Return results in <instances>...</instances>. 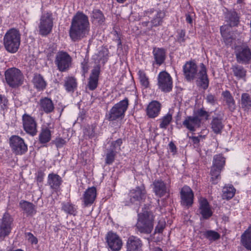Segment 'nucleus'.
Wrapping results in <instances>:
<instances>
[{"instance_id":"f257e3e1","label":"nucleus","mask_w":251,"mask_h":251,"mask_svg":"<svg viewBox=\"0 0 251 251\" xmlns=\"http://www.w3.org/2000/svg\"><path fill=\"white\" fill-rule=\"evenodd\" d=\"M90 31L88 17L78 11L73 16L69 29V36L74 42L78 41L87 36Z\"/></svg>"},{"instance_id":"f03ea898","label":"nucleus","mask_w":251,"mask_h":251,"mask_svg":"<svg viewBox=\"0 0 251 251\" xmlns=\"http://www.w3.org/2000/svg\"><path fill=\"white\" fill-rule=\"evenodd\" d=\"M183 72L185 78L191 81L197 78L198 86L206 90L209 85V80L206 73V69L203 63L200 65V69L198 70L197 66L194 61H188L183 67Z\"/></svg>"},{"instance_id":"7ed1b4c3","label":"nucleus","mask_w":251,"mask_h":251,"mask_svg":"<svg viewBox=\"0 0 251 251\" xmlns=\"http://www.w3.org/2000/svg\"><path fill=\"white\" fill-rule=\"evenodd\" d=\"M21 33L16 28L9 29L3 37V45L9 53H16L19 50L21 44Z\"/></svg>"},{"instance_id":"20e7f679","label":"nucleus","mask_w":251,"mask_h":251,"mask_svg":"<svg viewBox=\"0 0 251 251\" xmlns=\"http://www.w3.org/2000/svg\"><path fill=\"white\" fill-rule=\"evenodd\" d=\"M153 221L154 216L151 212L145 211L139 213L135 226L136 229L140 233L149 234L153 228Z\"/></svg>"},{"instance_id":"39448f33","label":"nucleus","mask_w":251,"mask_h":251,"mask_svg":"<svg viewBox=\"0 0 251 251\" xmlns=\"http://www.w3.org/2000/svg\"><path fill=\"white\" fill-rule=\"evenodd\" d=\"M6 83L11 88H16L24 82V76L22 72L16 68L8 69L4 73Z\"/></svg>"},{"instance_id":"423d86ee","label":"nucleus","mask_w":251,"mask_h":251,"mask_svg":"<svg viewBox=\"0 0 251 251\" xmlns=\"http://www.w3.org/2000/svg\"><path fill=\"white\" fill-rule=\"evenodd\" d=\"M53 26V18L51 12L43 14L40 19L38 24L39 34L42 36H47L52 30Z\"/></svg>"},{"instance_id":"0eeeda50","label":"nucleus","mask_w":251,"mask_h":251,"mask_svg":"<svg viewBox=\"0 0 251 251\" xmlns=\"http://www.w3.org/2000/svg\"><path fill=\"white\" fill-rule=\"evenodd\" d=\"M128 106V100L125 98L118 103L115 104L110 109L107 119L109 121H115L119 119H123Z\"/></svg>"},{"instance_id":"6e6552de","label":"nucleus","mask_w":251,"mask_h":251,"mask_svg":"<svg viewBox=\"0 0 251 251\" xmlns=\"http://www.w3.org/2000/svg\"><path fill=\"white\" fill-rule=\"evenodd\" d=\"M235 54L238 63L249 64L251 62V49L247 44H242L236 47Z\"/></svg>"},{"instance_id":"1a4fd4ad","label":"nucleus","mask_w":251,"mask_h":251,"mask_svg":"<svg viewBox=\"0 0 251 251\" xmlns=\"http://www.w3.org/2000/svg\"><path fill=\"white\" fill-rule=\"evenodd\" d=\"M72 58L71 56L64 51H58L55 56V64L60 72H66L71 66Z\"/></svg>"},{"instance_id":"9d476101","label":"nucleus","mask_w":251,"mask_h":251,"mask_svg":"<svg viewBox=\"0 0 251 251\" xmlns=\"http://www.w3.org/2000/svg\"><path fill=\"white\" fill-rule=\"evenodd\" d=\"M10 146L12 152L16 155H22L27 151V146L24 140L17 135H13L9 139Z\"/></svg>"},{"instance_id":"9b49d317","label":"nucleus","mask_w":251,"mask_h":251,"mask_svg":"<svg viewBox=\"0 0 251 251\" xmlns=\"http://www.w3.org/2000/svg\"><path fill=\"white\" fill-rule=\"evenodd\" d=\"M158 88L162 92H170L173 88V80L169 73L166 71L161 72L157 77Z\"/></svg>"},{"instance_id":"f8f14e48","label":"nucleus","mask_w":251,"mask_h":251,"mask_svg":"<svg viewBox=\"0 0 251 251\" xmlns=\"http://www.w3.org/2000/svg\"><path fill=\"white\" fill-rule=\"evenodd\" d=\"M23 125L24 130L32 136L37 133V124L35 118L28 114H25L22 116Z\"/></svg>"},{"instance_id":"ddd939ff","label":"nucleus","mask_w":251,"mask_h":251,"mask_svg":"<svg viewBox=\"0 0 251 251\" xmlns=\"http://www.w3.org/2000/svg\"><path fill=\"white\" fill-rule=\"evenodd\" d=\"M146 193L144 185L135 187L129 193L130 202L136 204L140 203L145 200Z\"/></svg>"},{"instance_id":"4468645a","label":"nucleus","mask_w":251,"mask_h":251,"mask_svg":"<svg viewBox=\"0 0 251 251\" xmlns=\"http://www.w3.org/2000/svg\"><path fill=\"white\" fill-rule=\"evenodd\" d=\"M13 218L7 213H5L2 218L0 224V238H4L8 236L11 232Z\"/></svg>"},{"instance_id":"2eb2a0df","label":"nucleus","mask_w":251,"mask_h":251,"mask_svg":"<svg viewBox=\"0 0 251 251\" xmlns=\"http://www.w3.org/2000/svg\"><path fill=\"white\" fill-rule=\"evenodd\" d=\"M106 239L109 248L112 251H119L121 249L123 242L117 234L110 231L107 234Z\"/></svg>"},{"instance_id":"dca6fc26","label":"nucleus","mask_w":251,"mask_h":251,"mask_svg":"<svg viewBox=\"0 0 251 251\" xmlns=\"http://www.w3.org/2000/svg\"><path fill=\"white\" fill-rule=\"evenodd\" d=\"M181 203L188 207L193 203L194 194L192 189L187 186L183 187L180 191Z\"/></svg>"},{"instance_id":"f3484780","label":"nucleus","mask_w":251,"mask_h":251,"mask_svg":"<svg viewBox=\"0 0 251 251\" xmlns=\"http://www.w3.org/2000/svg\"><path fill=\"white\" fill-rule=\"evenodd\" d=\"M225 21L226 25L230 27L237 26L240 23V14L234 10L226 9L225 12Z\"/></svg>"},{"instance_id":"a211bd4d","label":"nucleus","mask_w":251,"mask_h":251,"mask_svg":"<svg viewBox=\"0 0 251 251\" xmlns=\"http://www.w3.org/2000/svg\"><path fill=\"white\" fill-rule=\"evenodd\" d=\"M199 212L204 219H207L212 215V211L206 199L204 198L200 199Z\"/></svg>"},{"instance_id":"6ab92c4d","label":"nucleus","mask_w":251,"mask_h":251,"mask_svg":"<svg viewBox=\"0 0 251 251\" xmlns=\"http://www.w3.org/2000/svg\"><path fill=\"white\" fill-rule=\"evenodd\" d=\"M183 125L191 131H195L196 128L200 127L201 119L194 116H187L183 121Z\"/></svg>"},{"instance_id":"aec40b11","label":"nucleus","mask_w":251,"mask_h":251,"mask_svg":"<svg viewBox=\"0 0 251 251\" xmlns=\"http://www.w3.org/2000/svg\"><path fill=\"white\" fill-rule=\"evenodd\" d=\"M97 196V190L95 187L87 189L84 192L82 201L85 206H88L94 202Z\"/></svg>"},{"instance_id":"412c9836","label":"nucleus","mask_w":251,"mask_h":251,"mask_svg":"<svg viewBox=\"0 0 251 251\" xmlns=\"http://www.w3.org/2000/svg\"><path fill=\"white\" fill-rule=\"evenodd\" d=\"M126 251H142L141 240L135 236L129 237L126 242Z\"/></svg>"},{"instance_id":"4be33fe9","label":"nucleus","mask_w":251,"mask_h":251,"mask_svg":"<svg viewBox=\"0 0 251 251\" xmlns=\"http://www.w3.org/2000/svg\"><path fill=\"white\" fill-rule=\"evenodd\" d=\"M153 192L156 196L161 198L169 193V189L165 182L161 180H156L153 183Z\"/></svg>"},{"instance_id":"5701e85b","label":"nucleus","mask_w":251,"mask_h":251,"mask_svg":"<svg viewBox=\"0 0 251 251\" xmlns=\"http://www.w3.org/2000/svg\"><path fill=\"white\" fill-rule=\"evenodd\" d=\"M100 73V68L99 66L94 67L92 70L87 85L90 90H94L97 87Z\"/></svg>"},{"instance_id":"b1692460","label":"nucleus","mask_w":251,"mask_h":251,"mask_svg":"<svg viewBox=\"0 0 251 251\" xmlns=\"http://www.w3.org/2000/svg\"><path fill=\"white\" fill-rule=\"evenodd\" d=\"M152 54L154 58L153 65L160 66L163 64L166 57V52L163 48H155L153 50Z\"/></svg>"},{"instance_id":"393cba45","label":"nucleus","mask_w":251,"mask_h":251,"mask_svg":"<svg viewBox=\"0 0 251 251\" xmlns=\"http://www.w3.org/2000/svg\"><path fill=\"white\" fill-rule=\"evenodd\" d=\"M160 109L161 104L157 101H152L148 106L147 114L149 117L154 118L158 115Z\"/></svg>"},{"instance_id":"a878e982","label":"nucleus","mask_w":251,"mask_h":251,"mask_svg":"<svg viewBox=\"0 0 251 251\" xmlns=\"http://www.w3.org/2000/svg\"><path fill=\"white\" fill-rule=\"evenodd\" d=\"M210 125L215 133L220 134L224 127L223 118L220 116L213 117Z\"/></svg>"},{"instance_id":"bb28decb","label":"nucleus","mask_w":251,"mask_h":251,"mask_svg":"<svg viewBox=\"0 0 251 251\" xmlns=\"http://www.w3.org/2000/svg\"><path fill=\"white\" fill-rule=\"evenodd\" d=\"M62 182V179L59 176L53 173L48 176V183L52 189L57 190Z\"/></svg>"},{"instance_id":"cd10ccee","label":"nucleus","mask_w":251,"mask_h":251,"mask_svg":"<svg viewBox=\"0 0 251 251\" xmlns=\"http://www.w3.org/2000/svg\"><path fill=\"white\" fill-rule=\"evenodd\" d=\"M39 104L41 109L46 113L51 112L54 108L52 101L48 98H44L41 99Z\"/></svg>"},{"instance_id":"c85d7f7f","label":"nucleus","mask_w":251,"mask_h":251,"mask_svg":"<svg viewBox=\"0 0 251 251\" xmlns=\"http://www.w3.org/2000/svg\"><path fill=\"white\" fill-rule=\"evenodd\" d=\"M242 245L248 250L251 251V225L241 235Z\"/></svg>"},{"instance_id":"c756f323","label":"nucleus","mask_w":251,"mask_h":251,"mask_svg":"<svg viewBox=\"0 0 251 251\" xmlns=\"http://www.w3.org/2000/svg\"><path fill=\"white\" fill-rule=\"evenodd\" d=\"M76 79L74 76H67L65 78L64 86L68 92L73 93L77 88Z\"/></svg>"},{"instance_id":"7c9ffc66","label":"nucleus","mask_w":251,"mask_h":251,"mask_svg":"<svg viewBox=\"0 0 251 251\" xmlns=\"http://www.w3.org/2000/svg\"><path fill=\"white\" fill-rule=\"evenodd\" d=\"M92 22L95 24L102 25L105 21L104 16L100 9H94L91 15Z\"/></svg>"},{"instance_id":"2f4dec72","label":"nucleus","mask_w":251,"mask_h":251,"mask_svg":"<svg viewBox=\"0 0 251 251\" xmlns=\"http://www.w3.org/2000/svg\"><path fill=\"white\" fill-rule=\"evenodd\" d=\"M222 96L224 97V100L228 106V109L231 112L234 111L236 109V106L233 97L232 96L229 91H226L223 92Z\"/></svg>"},{"instance_id":"473e14b6","label":"nucleus","mask_w":251,"mask_h":251,"mask_svg":"<svg viewBox=\"0 0 251 251\" xmlns=\"http://www.w3.org/2000/svg\"><path fill=\"white\" fill-rule=\"evenodd\" d=\"M241 106L245 111H249L251 108V97L247 93H244L241 97Z\"/></svg>"},{"instance_id":"72a5a7b5","label":"nucleus","mask_w":251,"mask_h":251,"mask_svg":"<svg viewBox=\"0 0 251 251\" xmlns=\"http://www.w3.org/2000/svg\"><path fill=\"white\" fill-rule=\"evenodd\" d=\"M32 82L34 86L38 90H43L46 87V82L40 74L34 75Z\"/></svg>"},{"instance_id":"f704fd0d","label":"nucleus","mask_w":251,"mask_h":251,"mask_svg":"<svg viewBox=\"0 0 251 251\" xmlns=\"http://www.w3.org/2000/svg\"><path fill=\"white\" fill-rule=\"evenodd\" d=\"M51 139V131L48 128H43L39 135V141L41 144L49 142Z\"/></svg>"},{"instance_id":"c9c22d12","label":"nucleus","mask_w":251,"mask_h":251,"mask_svg":"<svg viewBox=\"0 0 251 251\" xmlns=\"http://www.w3.org/2000/svg\"><path fill=\"white\" fill-rule=\"evenodd\" d=\"M231 69L234 76L237 78L241 79L246 76V71L243 67L238 65H235L232 66Z\"/></svg>"},{"instance_id":"e433bc0d","label":"nucleus","mask_w":251,"mask_h":251,"mask_svg":"<svg viewBox=\"0 0 251 251\" xmlns=\"http://www.w3.org/2000/svg\"><path fill=\"white\" fill-rule=\"evenodd\" d=\"M165 16V13L163 11H158L151 21L152 26H158L161 25L163 22V19Z\"/></svg>"},{"instance_id":"4c0bfd02","label":"nucleus","mask_w":251,"mask_h":251,"mask_svg":"<svg viewBox=\"0 0 251 251\" xmlns=\"http://www.w3.org/2000/svg\"><path fill=\"white\" fill-rule=\"evenodd\" d=\"M235 189L232 186H226L223 189V198L224 199H231L235 195Z\"/></svg>"},{"instance_id":"58836bf2","label":"nucleus","mask_w":251,"mask_h":251,"mask_svg":"<svg viewBox=\"0 0 251 251\" xmlns=\"http://www.w3.org/2000/svg\"><path fill=\"white\" fill-rule=\"evenodd\" d=\"M172 121V115L168 113L159 119L160 128L166 129Z\"/></svg>"},{"instance_id":"ea45409f","label":"nucleus","mask_w":251,"mask_h":251,"mask_svg":"<svg viewBox=\"0 0 251 251\" xmlns=\"http://www.w3.org/2000/svg\"><path fill=\"white\" fill-rule=\"evenodd\" d=\"M21 208L27 214H32L34 213V205L32 203L26 201H21L20 203Z\"/></svg>"},{"instance_id":"a19ab883","label":"nucleus","mask_w":251,"mask_h":251,"mask_svg":"<svg viewBox=\"0 0 251 251\" xmlns=\"http://www.w3.org/2000/svg\"><path fill=\"white\" fill-rule=\"evenodd\" d=\"M222 169L213 166H212L210 172L211 176V180L213 184L218 183V181L220 178V174Z\"/></svg>"},{"instance_id":"79ce46f5","label":"nucleus","mask_w":251,"mask_h":251,"mask_svg":"<svg viewBox=\"0 0 251 251\" xmlns=\"http://www.w3.org/2000/svg\"><path fill=\"white\" fill-rule=\"evenodd\" d=\"M225 163V158L221 154H217L214 156L213 166L222 169Z\"/></svg>"},{"instance_id":"37998d69","label":"nucleus","mask_w":251,"mask_h":251,"mask_svg":"<svg viewBox=\"0 0 251 251\" xmlns=\"http://www.w3.org/2000/svg\"><path fill=\"white\" fill-rule=\"evenodd\" d=\"M62 209L67 213L75 216L77 213L74 205L69 202H64L62 204Z\"/></svg>"},{"instance_id":"c03bdc74","label":"nucleus","mask_w":251,"mask_h":251,"mask_svg":"<svg viewBox=\"0 0 251 251\" xmlns=\"http://www.w3.org/2000/svg\"><path fill=\"white\" fill-rule=\"evenodd\" d=\"M116 155V151L110 149H107V152L105 155V163L107 165L113 163L115 160Z\"/></svg>"},{"instance_id":"a18cd8bd","label":"nucleus","mask_w":251,"mask_h":251,"mask_svg":"<svg viewBox=\"0 0 251 251\" xmlns=\"http://www.w3.org/2000/svg\"><path fill=\"white\" fill-rule=\"evenodd\" d=\"M203 235L210 241H215L220 237V235L213 230H207L204 232Z\"/></svg>"},{"instance_id":"49530a36","label":"nucleus","mask_w":251,"mask_h":251,"mask_svg":"<svg viewBox=\"0 0 251 251\" xmlns=\"http://www.w3.org/2000/svg\"><path fill=\"white\" fill-rule=\"evenodd\" d=\"M139 78L141 85L145 88H147L149 85V79L145 73L141 70L138 72Z\"/></svg>"},{"instance_id":"de8ad7c7","label":"nucleus","mask_w":251,"mask_h":251,"mask_svg":"<svg viewBox=\"0 0 251 251\" xmlns=\"http://www.w3.org/2000/svg\"><path fill=\"white\" fill-rule=\"evenodd\" d=\"M0 108L3 112V114L7 110L8 108V100L7 98L2 95L0 94Z\"/></svg>"},{"instance_id":"09e8293b","label":"nucleus","mask_w":251,"mask_h":251,"mask_svg":"<svg viewBox=\"0 0 251 251\" xmlns=\"http://www.w3.org/2000/svg\"><path fill=\"white\" fill-rule=\"evenodd\" d=\"M195 117H197L198 118H200L201 119V121L203 119H204L205 120H207L208 119L209 117V113L204 110L202 109H201L198 110L194 114Z\"/></svg>"},{"instance_id":"8fccbe9b","label":"nucleus","mask_w":251,"mask_h":251,"mask_svg":"<svg viewBox=\"0 0 251 251\" xmlns=\"http://www.w3.org/2000/svg\"><path fill=\"white\" fill-rule=\"evenodd\" d=\"M123 143L122 139H118L116 141L111 143L110 149L116 151V150H120V147Z\"/></svg>"},{"instance_id":"3c124183","label":"nucleus","mask_w":251,"mask_h":251,"mask_svg":"<svg viewBox=\"0 0 251 251\" xmlns=\"http://www.w3.org/2000/svg\"><path fill=\"white\" fill-rule=\"evenodd\" d=\"M95 126H89L85 131L84 133L89 138H92L95 136Z\"/></svg>"},{"instance_id":"603ef678","label":"nucleus","mask_w":251,"mask_h":251,"mask_svg":"<svg viewBox=\"0 0 251 251\" xmlns=\"http://www.w3.org/2000/svg\"><path fill=\"white\" fill-rule=\"evenodd\" d=\"M26 237L28 241L31 244H36L38 243V240L31 233L27 232L25 233Z\"/></svg>"},{"instance_id":"864d4df0","label":"nucleus","mask_w":251,"mask_h":251,"mask_svg":"<svg viewBox=\"0 0 251 251\" xmlns=\"http://www.w3.org/2000/svg\"><path fill=\"white\" fill-rule=\"evenodd\" d=\"M207 102L210 103L211 105H214L217 99L215 96L210 94H208L205 98Z\"/></svg>"},{"instance_id":"5fc2aeb1","label":"nucleus","mask_w":251,"mask_h":251,"mask_svg":"<svg viewBox=\"0 0 251 251\" xmlns=\"http://www.w3.org/2000/svg\"><path fill=\"white\" fill-rule=\"evenodd\" d=\"M53 143L55 144L56 147L58 148L63 147V146L66 144V142L64 139L61 138H57L53 141Z\"/></svg>"},{"instance_id":"6e6d98bb","label":"nucleus","mask_w":251,"mask_h":251,"mask_svg":"<svg viewBox=\"0 0 251 251\" xmlns=\"http://www.w3.org/2000/svg\"><path fill=\"white\" fill-rule=\"evenodd\" d=\"M178 36L177 38V41L179 43L184 42L185 41V31L183 30H181L178 32Z\"/></svg>"},{"instance_id":"4d7b16f0","label":"nucleus","mask_w":251,"mask_h":251,"mask_svg":"<svg viewBox=\"0 0 251 251\" xmlns=\"http://www.w3.org/2000/svg\"><path fill=\"white\" fill-rule=\"evenodd\" d=\"M169 147L170 151L175 154L176 152V148L173 142H171L169 144Z\"/></svg>"},{"instance_id":"13d9d810","label":"nucleus","mask_w":251,"mask_h":251,"mask_svg":"<svg viewBox=\"0 0 251 251\" xmlns=\"http://www.w3.org/2000/svg\"><path fill=\"white\" fill-rule=\"evenodd\" d=\"M44 173L42 171H38L37 176V181L39 182H42L43 180L44 177Z\"/></svg>"},{"instance_id":"bf43d9fd","label":"nucleus","mask_w":251,"mask_h":251,"mask_svg":"<svg viewBox=\"0 0 251 251\" xmlns=\"http://www.w3.org/2000/svg\"><path fill=\"white\" fill-rule=\"evenodd\" d=\"M164 224L162 223L161 225L159 224L156 226L155 228V232L161 233L164 228Z\"/></svg>"},{"instance_id":"052dcab7","label":"nucleus","mask_w":251,"mask_h":251,"mask_svg":"<svg viewBox=\"0 0 251 251\" xmlns=\"http://www.w3.org/2000/svg\"><path fill=\"white\" fill-rule=\"evenodd\" d=\"M189 138L192 139L193 143L195 144H198L200 141V139H199V137L198 136H197V137L192 136V137H190Z\"/></svg>"},{"instance_id":"680f3d73","label":"nucleus","mask_w":251,"mask_h":251,"mask_svg":"<svg viewBox=\"0 0 251 251\" xmlns=\"http://www.w3.org/2000/svg\"><path fill=\"white\" fill-rule=\"evenodd\" d=\"M226 25L222 26L220 28V31H221V34H222V36L224 38L226 37Z\"/></svg>"},{"instance_id":"e2e57ef3","label":"nucleus","mask_w":251,"mask_h":251,"mask_svg":"<svg viewBox=\"0 0 251 251\" xmlns=\"http://www.w3.org/2000/svg\"><path fill=\"white\" fill-rule=\"evenodd\" d=\"M107 52H108V51L107 50H102L99 52L100 55L101 54H103V55L104 54L105 55V56H106L105 58L103 59V61L104 62L107 61V56L108 55Z\"/></svg>"},{"instance_id":"0e129e2a","label":"nucleus","mask_w":251,"mask_h":251,"mask_svg":"<svg viewBox=\"0 0 251 251\" xmlns=\"http://www.w3.org/2000/svg\"><path fill=\"white\" fill-rule=\"evenodd\" d=\"M186 21L188 23L190 24H192V18L189 14H186Z\"/></svg>"},{"instance_id":"69168bd1","label":"nucleus","mask_w":251,"mask_h":251,"mask_svg":"<svg viewBox=\"0 0 251 251\" xmlns=\"http://www.w3.org/2000/svg\"><path fill=\"white\" fill-rule=\"evenodd\" d=\"M153 251H162V250L159 248H155Z\"/></svg>"},{"instance_id":"338daca9","label":"nucleus","mask_w":251,"mask_h":251,"mask_svg":"<svg viewBox=\"0 0 251 251\" xmlns=\"http://www.w3.org/2000/svg\"><path fill=\"white\" fill-rule=\"evenodd\" d=\"M205 135H199L198 137H199V139H200V140L201 139H203L205 138Z\"/></svg>"},{"instance_id":"774afa93","label":"nucleus","mask_w":251,"mask_h":251,"mask_svg":"<svg viewBox=\"0 0 251 251\" xmlns=\"http://www.w3.org/2000/svg\"><path fill=\"white\" fill-rule=\"evenodd\" d=\"M117 2L119 3H124L126 0H116Z\"/></svg>"}]
</instances>
